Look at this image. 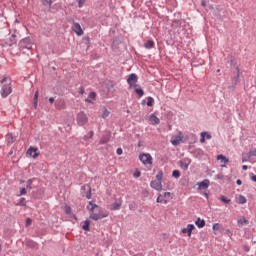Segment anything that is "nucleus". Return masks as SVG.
Masks as SVG:
<instances>
[{
	"mask_svg": "<svg viewBox=\"0 0 256 256\" xmlns=\"http://www.w3.org/2000/svg\"><path fill=\"white\" fill-rule=\"evenodd\" d=\"M19 49H32L33 47V40H31V37H26L23 38L22 40L19 41L18 44Z\"/></svg>",
	"mask_w": 256,
	"mask_h": 256,
	"instance_id": "obj_1",
	"label": "nucleus"
},
{
	"mask_svg": "<svg viewBox=\"0 0 256 256\" xmlns=\"http://www.w3.org/2000/svg\"><path fill=\"white\" fill-rule=\"evenodd\" d=\"M139 160L143 165H153V157L149 153H142L139 155Z\"/></svg>",
	"mask_w": 256,
	"mask_h": 256,
	"instance_id": "obj_2",
	"label": "nucleus"
},
{
	"mask_svg": "<svg viewBox=\"0 0 256 256\" xmlns=\"http://www.w3.org/2000/svg\"><path fill=\"white\" fill-rule=\"evenodd\" d=\"M76 121L80 127H83V125H87L89 118L87 117V114H85V112H80L76 116Z\"/></svg>",
	"mask_w": 256,
	"mask_h": 256,
	"instance_id": "obj_3",
	"label": "nucleus"
},
{
	"mask_svg": "<svg viewBox=\"0 0 256 256\" xmlns=\"http://www.w3.org/2000/svg\"><path fill=\"white\" fill-rule=\"evenodd\" d=\"M12 91L13 90L11 89V83L3 85L2 89H1V97H3V99H5L6 97H9V95H11Z\"/></svg>",
	"mask_w": 256,
	"mask_h": 256,
	"instance_id": "obj_4",
	"label": "nucleus"
},
{
	"mask_svg": "<svg viewBox=\"0 0 256 256\" xmlns=\"http://www.w3.org/2000/svg\"><path fill=\"white\" fill-rule=\"evenodd\" d=\"M137 74L132 73L127 78V83L130 87H137V81H138Z\"/></svg>",
	"mask_w": 256,
	"mask_h": 256,
	"instance_id": "obj_5",
	"label": "nucleus"
},
{
	"mask_svg": "<svg viewBox=\"0 0 256 256\" xmlns=\"http://www.w3.org/2000/svg\"><path fill=\"white\" fill-rule=\"evenodd\" d=\"M234 73L235 76L232 81V87H235L237 83H239V76L241 75V70H239V66H234Z\"/></svg>",
	"mask_w": 256,
	"mask_h": 256,
	"instance_id": "obj_6",
	"label": "nucleus"
},
{
	"mask_svg": "<svg viewBox=\"0 0 256 256\" xmlns=\"http://www.w3.org/2000/svg\"><path fill=\"white\" fill-rule=\"evenodd\" d=\"M72 29H73L74 33H76V35H78V37H81V35H83V28H81V24L74 22Z\"/></svg>",
	"mask_w": 256,
	"mask_h": 256,
	"instance_id": "obj_7",
	"label": "nucleus"
},
{
	"mask_svg": "<svg viewBox=\"0 0 256 256\" xmlns=\"http://www.w3.org/2000/svg\"><path fill=\"white\" fill-rule=\"evenodd\" d=\"M39 151V149L37 147H33L31 146L28 150H27V154L30 157H33V159H37V157H39V153L37 152Z\"/></svg>",
	"mask_w": 256,
	"mask_h": 256,
	"instance_id": "obj_8",
	"label": "nucleus"
},
{
	"mask_svg": "<svg viewBox=\"0 0 256 256\" xmlns=\"http://www.w3.org/2000/svg\"><path fill=\"white\" fill-rule=\"evenodd\" d=\"M195 229L194 224H188L186 228L182 229V233L187 234L189 237L193 234V230Z\"/></svg>",
	"mask_w": 256,
	"mask_h": 256,
	"instance_id": "obj_9",
	"label": "nucleus"
},
{
	"mask_svg": "<svg viewBox=\"0 0 256 256\" xmlns=\"http://www.w3.org/2000/svg\"><path fill=\"white\" fill-rule=\"evenodd\" d=\"M150 187H152V189H155L156 191H161V189H163V185L159 180L151 181Z\"/></svg>",
	"mask_w": 256,
	"mask_h": 256,
	"instance_id": "obj_10",
	"label": "nucleus"
},
{
	"mask_svg": "<svg viewBox=\"0 0 256 256\" xmlns=\"http://www.w3.org/2000/svg\"><path fill=\"white\" fill-rule=\"evenodd\" d=\"M17 43V35L12 34L9 39L6 40L5 44L8 45V47H13Z\"/></svg>",
	"mask_w": 256,
	"mask_h": 256,
	"instance_id": "obj_11",
	"label": "nucleus"
},
{
	"mask_svg": "<svg viewBox=\"0 0 256 256\" xmlns=\"http://www.w3.org/2000/svg\"><path fill=\"white\" fill-rule=\"evenodd\" d=\"M108 214H97L94 212H90L89 218L92 219L93 221H99V219H103L107 217Z\"/></svg>",
	"mask_w": 256,
	"mask_h": 256,
	"instance_id": "obj_12",
	"label": "nucleus"
},
{
	"mask_svg": "<svg viewBox=\"0 0 256 256\" xmlns=\"http://www.w3.org/2000/svg\"><path fill=\"white\" fill-rule=\"evenodd\" d=\"M109 141H111V133L103 135L99 141V144L105 145L106 143H109Z\"/></svg>",
	"mask_w": 256,
	"mask_h": 256,
	"instance_id": "obj_13",
	"label": "nucleus"
},
{
	"mask_svg": "<svg viewBox=\"0 0 256 256\" xmlns=\"http://www.w3.org/2000/svg\"><path fill=\"white\" fill-rule=\"evenodd\" d=\"M209 179H205L202 182L198 183L199 189H209Z\"/></svg>",
	"mask_w": 256,
	"mask_h": 256,
	"instance_id": "obj_14",
	"label": "nucleus"
},
{
	"mask_svg": "<svg viewBox=\"0 0 256 256\" xmlns=\"http://www.w3.org/2000/svg\"><path fill=\"white\" fill-rule=\"evenodd\" d=\"M205 224V220L201 218H197L195 221V225L197 226L198 229H203V227H205Z\"/></svg>",
	"mask_w": 256,
	"mask_h": 256,
	"instance_id": "obj_15",
	"label": "nucleus"
},
{
	"mask_svg": "<svg viewBox=\"0 0 256 256\" xmlns=\"http://www.w3.org/2000/svg\"><path fill=\"white\" fill-rule=\"evenodd\" d=\"M81 189L82 191H87L85 195L86 199H91V186L90 185L82 186Z\"/></svg>",
	"mask_w": 256,
	"mask_h": 256,
	"instance_id": "obj_16",
	"label": "nucleus"
},
{
	"mask_svg": "<svg viewBox=\"0 0 256 256\" xmlns=\"http://www.w3.org/2000/svg\"><path fill=\"white\" fill-rule=\"evenodd\" d=\"M98 208H99V206L97 204H95L93 201H90L89 205L86 207V209H88V211H90V213H93V211H95Z\"/></svg>",
	"mask_w": 256,
	"mask_h": 256,
	"instance_id": "obj_17",
	"label": "nucleus"
},
{
	"mask_svg": "<svg viewBox=\"0 0 256 256\" xmlns=\"http://www.w3.org/2000/svg\"><path fill=\"white\" fill-rule=\"evenodd\" d=\"M26 247H29L30 249H37V242L33 240H26Z\"/></svg>",
	"mask_w": 256,
	"mask_h": 256,
	"instance_id": "obj_18",
	"label": "nucleus"
},
{
	"mask_svg": "<svg viewBox=\"0 0 256 256\" xmlns=\"http://www.w3.org/2000/svg\"><path fill=\"white\" fill-rule=\"evenodd\" d=\"M83 231H91V221L85 220L84 225H82Z\"/></svg>",
	"mask_w": 256,
	"mask_h": 256,
	"instance_id": "obj_19",
	"label": "nucleus"
},
{
	"mask_svg": "<svg viewBox=\"0 0 256 256\" xmlns=\"http://www.w3.org/2000/svg\"><path fill=\"white\" fill-rule=\"evenodd\" d=\"M110 209L111 211H119L121 209V202L111 204Z\"/></svg>",
	"mask_w": 256,
	"mask_h": 256,
	"instance_id": "obj_20",
	"label": "nucleus"
},
{
	"mask_svg": "<svg viewBox=\"0 0 256 256\" xmlns=\"http://www.w3.org/2000/svg\"><path fill=\"white\" fill-rule=\"evenodd\" d=\"M145 49H153L155 47V42L153 40H148L144 44Z\"/></svg>",
	"mask_w": 256,
	"mask_h": 256,
	"instance_id": "obj_21",
	"label": "nucleus"
},
{
	"mask_svg": "<svg viewBox=\"0 0 256 256\" xmlns=\"http://www.w3.org/2000/svg\"><path fill=\"white\" fill-rule=\"evenodd\" d=\"M217 161H221L222 163H229V158H226L225 155L219 154L216 157Z\"/></svg>",
	"mask_w": 256,
	"mask_h": 256,
	"instance_id": "obj_22",
	"label": "nucleus"
},
{
	"mask_svg": "<svg viewBox=\"0 0 256 256\" xmlns=\"http://www.w3.org/2000/svg\"><path fill=\"white\" fill-rule=\"evenodd\" d=\"M150 119L154 122L155 125H159V123H161V120H159V118L155 114H151Z\"/></svg>",
	"mask_w": 256,
	"mask_h": 256,
	"instance_id": "obj_23",
	"label": "nucleus"
},
{
	"mask_svg": "<svg viewBox=\"0 0 256 256\" xmlns=\"http://www.w3.org/2000/svg\"><path fill=\"white\" fill-rule=\"evenodd\" d=\"M38 101H39V91H36L34 94V104H33L34 109H37Z\"/></svg>",
	"mask_w": 256,
	"mask_h": 256,
	"instance_id": "obj_24",
	"label": "nucleus"
},
{
	"mask_svg": "<svg viewBox=\"0 0 256 256\" xmlns=\"http://www.w3.org/2000/svg\"><path fill=\"white\" fill-rule=\"evenodd\" d=\"M6 141L8 144L14 143L15 142V137H13V134H7L6 135Z\"/></svg>",
	"mask_w": 256,
	"mask_h": 256,
	"instance_id": "obj_25",
	"label": "nucleus"
},
{
	"mask_svg": "<svg viewBox=\"0 0 256 256\" xmlns=\"http://www.w3.org/2000/svg\"><path fill=\"white\" fill-rule=\"evenodd\" d=\"M16 205H19L20 207H26L27 206V200L25 198H20Z\"/></svg>",
	"mask_w": 256,
	"mask_h": 256,
	"instance_id": "obj_26",
	"label": "nucleus"
},
{
	"mask_svg": "<svg viewBox=\"0 0 256 256\" xmlns=\"http://www.w3.org/2000/svg\"><path fill=\"white\" fill-rule=\"evenodd\" d=\"M26 189L31 191V189H33V179H28L26 181Z\"/></svg>",
	"mask_w": 256,
	"mask_h": 256,
	"instance_id": "obj_27",
	"label": "nucleus"
},
{
	"mask_svg": "<svg viewBox=\"0 0 256 256\" xmlns=\"http://www.w3.org/2000/svg\"><path fill=\"white\" fill-rule=\"evenodd\" d=\"M238 225H240L241 227H243V225H249V220H247L246 218L243 219H239L237 221Z\"/></svg>",
	"mask_w": 256,
	"mask_h": 256,
	"instance_id": "obj_28",
	"label": "nucleus"
},
{
	"mask_svg": "<svg viewBox=\"0 0 256 256\" xmlns=\"http://www.w3.org/2000/svg\"><path fill=\"white\" fill-rule=\"evenodd\" d=\"M172 145H179L181 143V136H176L173 140H171Z\"/></svg>",
	"mask_w": 256,
	"mask_h": 256,
	"instance_id": "obj_29",
	"label": "nucleus"
},
{
	"mask_svg": "<svg viewBox=\"0 0 256 256\" xmlns=\"http://www.w3.org/2000/svg\"><path fill=\"white\" fill-rule=\"evenodd\" d=\"M238 203H239L240 205H245V203H247V198H245V196H243V195H240V196L238 197Z\"/></svg>",
	"mask_w": 256,
	"mask_h": 256,
	"instance_id": "obj_30",
	"label": "nucleus"
},
{
	"mask_svg": "<svg viewBox=\"0 0 256 256\" xmlns=\"http://www.w3.org/2000/svg\"><path fill=\"white\" fill-rule=\"evenodd\" d=\"M154 103H155V99H153V97L149 96V97L147 98L146 105H147L148 107H153V104H154Z\"/></svg>",
	"mask_w": 256,
	"mask_h": 256,
	"instance_id": "obj_31",
	"label": "nucleus"
},
{
	"mask_svg": "<svg viewBox=\"0 0 256 256\" xmlns=\"http://www.w3.org/2000/svg\"><path fill=\"white\" fill-rule=\"evenodd\" d=\"M172 177H174V179H179V177H181V172L179 170H173Z\"/></svg>",
	"mask_w": 256,
	"mask_h": 256,
	"instance_id": "obj_32",
	"label": "nucleus"
},
{
	"mask_svg": "<svg viewBox=\"0 0 256 256\" xmlns=\"http://www.w3.org/2000/svg\"><path fill=\"white\" fill-rule=\"evenodd\" d=\"M220 200L222 203H226L227 205L231 204V199L227 198L226 196H221Z\"/></svg>",
	"mask_w": 256,
	"mask_h": 256,
	"instance_id": "obj_33",
	"label": "nucleus"
},
{
	"mask_svg": "<svg viewBox=\"0 0 256 256\" xmlns=\"http://www.w3.org/2000/svg\"><path fill=\"white\" fill-rule=\"evenodd\" d=\"M250 157H256V148L249 150V152H248V159H250Z\"/></svg>",
	"mask_w": 256,
	"mask_h": 256,
	"instance_id": "obj_34",
	"label": "nucleus"
},
{
	"mask_svg": "<svg viewBox=\"0 0 256 256\" xmlns=\"http://www.w3.org/2000/svg\"><path fill=\"white\" fill-rule=\"evenodd\" d=\"M135 93L138 94L139 97H143V95H145V91H143L141 88H136Z\"/></svg>",
	"mask_w": 256,
	"mask_h": 256,
	"instance_id": "obj_35",
	"label": "nucleus"
},
{
	"mask_svg": "<svg viewBox=\"0 0 256 256\" xmlns=\"http://www.w3.org/2000/svg\"><path fill=\"white\" fill-rule=\"evenodd\" d=\"M163 180V171H159L156 175V181H162Z\"/></svg>",
	"mask_w": 256,
	"mask_h": 256,
	"instance_id": "obj_36",
	"label": "nucleus"
},
{
	"mask_svg": "<svg viewBox=\"0 0 256 256\" xmlns=\"http://www.w3.org/2000/svg\"><path fill=\"white\" fill-rule=\"evenodd\" d=\"M180 167L182 169H184V171H187V169H189V164L183 162V161H180Z\"/></svg>",
	"mask_w": 256,
	"mask_h": 256,
	"instance_id": "obj_37",
	"label": "nucleus"
},
{
	"mask_svg": "<svg viewBox=\"0 0 256 256\" xmlns=\"http://www.w3.org/2000/svg\"><path fill=\"white\" fill-rule=\"evenodd\" d=\"M42 4L46 7H51V4L53 3L52 0H41Z\"/></svg>",
	"mask_w": 256,
	"mask_h": 256,
	"instance_id": "obj_38",
	"label": "nucleus"
},
{
	"mask_svg": "<svg viewBox=\"0 0 256 256\" xmlns=\"http://www.w3.org/2000/svg\"><path fill=\"white\" fill-rule=\"evenodd\" d=\"M111 112H109V110H107V108L104 109L103 114H102V119H107V117H109Z\"/></svg>",
	"mask_w": 256,
	"mask_h": 256,
	"instance_id": "obj_39",
	"label": "nucleus"
},
{
	"mask_svg": "<svg viewBox=\"0 0 256 256\" xmlns=\"http://www.w3.org/2000/svg\"><path fill=\"white\" fill-rule=\"evenodd\" d=\"M23 195H27V188H20V194L18 195V197H21Z\"/></svg>",
	"mask_w": 256,
	"mask_h": 256,
	"instance_id": "obj_40",
	"label": "nucleus"
},
{
	"mask_svg": "<svg viewBox=\"0 0 256 256\" xmlns=\"http://www.w3.org/2000/svg\"><path fill=\"white\" fill-rule=\"evenodd\" d=\"M201 138H200V143H205V135H207V132H201Z\"/></svg>",
	"mask_w": 256,
	"mask_h": 256,
	"instance_id": "obj_41",
	"label": "nucleus"
},
{
	"mask_svg": "<svg viewBox=\"0 0 256 256\" xmlns=\"http://www.w3.org/2000/svg\"><path fill=\"white\" fill-rule=\"evenodd\" d=\"M161 197H163L162 195H160L157 199H156V203H165V204H167V200H163V198H161Z\"/></svg>",
	"mask_w": 256,
	"mask_h": 256,
	"instance_id": "obj_42",
	"label": "nucleus"
},
{
	"mask_svg": "<svg viewBox=\"0 0 256 256\" xmlns=\"http://www.w3.org/2000/svg\"><path fill=\"white\" fill-rule=\"evenodd\" d=\"M88 98L95 100L97 98V93L90 92Z\"/></svg>",
	"mask_w": 256,
	"mask_h": 256,
	"instance_id": "obj_43",
	"label": "nucleus"
},
{
	"mask_svg": "<svg viewBox=\"0 0 256 256\" xmlns=\"http://www.w3.org/2000/svg\"><path fill=\"white\" fill-rule=\"evenodd\" d=\"M220 227H221V225H219V223H215V224H213L212 229H213V231H219Z\"/></svg>",
	"mask_w": 256,
	"mask_h": 256,
	"instance_id": "obj_44",
	"label": "nucleus"
},
{
	"mask_svg": "<svg viewBox=\"0 0 256 256\" xmlns=\"http://www.w3.org/2000/svg\"><path fill=\"white\" fill-rule=\"evenodd\" d=\"M31 223H33V220L31 218L26 219V227H30Z\"/></svg>",
	"mask_w": 256,
	"mask_h": 256,
	"instance_id": "obj_45",
	"label": "nucleus"
},
{
	"mask_svg": "<svg viewBox=\"0 0 256 256\" xmlns=\"http://www.w3.org/2000/svg\"><path fill=\"white\" fill-rule=\"evenodd\" d=\"M65 213H66V215H71V207L66 206L65 207Z\"/></svg>",
	"mask_w": 256,
	"mask_h": 256,
	"instance_id": "obj_46",
	"label": "nucleus"
},
{
	"mask_svg": "<svg viewBox=\"0 0 256 256\" xmlns=\"http://www.w3.org/2000/svg\"><path fill=\"white\" fill-rule=\"evenodd\" d=\"M133 177L138 178L141 177V171L137 170L134 174Z\"/></svg>",
	"mask_w": 256,
	"mask_h": 256,
	"instance_id": "obj_47",
	"label": "nucleus"
},
{
	"mask_svg": "<svg viewBox=\"0 0 256 256\" xmlns=\"http://www.w3.org/2000/svg\"><path fill=\"white\" fill-rule=\"evenodd\" d=\"M93 135H94L93 131H90L88 135L85 136V139H91Z\"/></svg>",
	"mask_w": 256,
	"mask_h": 256,
	"instance_id": "obj_48",
	"label": "nucleus"
},
{
	"mask_svg": "<svg viewBox=\"0 0 256 256\" xmlns=\"http://www.w3.org/2000/svg\"><path fill=\"white\" fill-rule=\"evenodd\" d=\"M225 235H228V237H231V235H233V232L230 229H226Z\"/></svg>",
	"mask_w": 256,
	"mask_h": 256,
	"instance_id": "obj_49",
	"label": "nucleus"
},
{
	"mask_svg": "<svg viewBox=\"0 0 256 256\" xmlns=\"http://www.w3.org/2000/svg\"><path fill=\"white\" fill-rule=\"evenodd\" d=\"M116 153H117V155H123V149L117 148Z\"/></svg>",
	"mask_w": 256,
	"mask_h": 256,
	"instance_id": "obj_50",
	"label": "nucleus"
},
{
	"mask_svg": "<svg viewBox=\"0 0 256 256\" xmlns=\"http://www.w3.org/2000/svg\"><path fill=\"white\" fill-rule=\"evenodd\" d=\"M83 3H85V0H79L78 7H83Z\"/></svg>",
	"mask_w": 256,
	"mask_h": 256,
	"instance_id": "obj_51",
	"label": "nucleus"
},
{
	"mask_svg": "<svg viewBox=\"0 0 256 256\" xmlns=\"http://www.w3.org/2000/svg\"><path fill=\"white\" fill-rule=\"evenodd\" d=\"M171 195V192H164V194L162 195V197H169Z\"/></svg>",
	"mask_w": 256,
	"mask_h": 256,
	"instance_id": "obj_52",
	"label": "nucleus"
},
{
	"mask_svg": "<svg viewBox=\"0 0 256 256\" xmlns=\"http://www.w3.org/2000/svg\"><path fill=\"white\" fill-rule=\"evenodd\" d=\"M201 5H202V7H207V1L202 0V1H201Z\"/></svg>",
	"mask_w": 256,
	"mask_h": 256,
	"instance_id": "obj_53",
	"label": "nucleus"
},
{
	"mask_svg": "<svg viewBox=\"0 0 256 256\" xmlns=\"http://www.w3.org/2000/svg\"><path fill=\"white\" fill-rule=\"evenodd\" d=\"M251 181H253L254 183H256V175L252 174V176H251Z\"/></svg>",
	"mask_w": 256,
	"mask_h": 256,
	"instance_id": "obj_54",
	"label": "nucleus"
},
{
	"mask_svg": "<svg viewBox=\"0 0 256 256\" xmlns=\"http://www.w3.org/2000/svg\"><path fill=\"white\" fill-rule=\"evenodd\" d=\"M205 137H206V139H212L211 134H209L208 132H206Z\"/></svg>",
	"mask_w": 256,
	"mask_h": 256,
	"instance_id": "obj_55",
	"label": "nucleus"
},
{
	"mask_svg": "<svg viewBox=\"0 0 256 256\" xmlns=\"http://www.w3.org/2000/svg\"><path fill=\"white\" fill-rule=\"evenodd\" d=\"M236 185H243V181H241V179H238V180L236 181Z\"/></svg>",
	"mask_w": 256,
	"mask_h": 256,
	"instance_id": "obj_56",
	"label": "nucleus"
},
{
	"mask_svg": "<svg viewBox=\"0 0 256 256\" xmlns=\"http://www.w3.org/2000/svg\"><path fill=\"white\" fill-rule=\"evenodd\" d=\"M49 103H51V104L55 103V98L50 97V98H49Z\"/></svg>",
	"mask_w": 256,
	"mask_h": 256,
	"instance_id": "obj_57",
	"label": "nucleus"
},
{
	"mask_svg": "<svg viewBox=\"0 0 256 256\" xmlns=\"http://www.w3.org/2000/svg\"><path fill=\"white\" fill-rule=\"evenodd\" d=\"M242 169H243V171H247V169H249V167L247 165H243Z\"/></svg>",
	"mask_w": 256,
	"mask_h": 256,
	"instance_id": "obj_58",
	"label": "nucleus"
},
{
	"mask_svg": "<svg viewBox=\"0 0 256 256\" xmlns=\"http://www.w3.org/2000/svg\"><path fill=\"white\" fill-rule=\"evenodd\" d=\"M85 101L86 103H93V101H91V98H87Z\"/></svg>",
	"mask_w": 256,
	"mask_h": 256,
	"instance_id": "obj_59",
	"label": "nucleus"
},
{
	"mask_svg": "<svg viewBox=\"0 0 256 256\" xmlns=\"http://www.w3.org/2000/svg\"><path fill=\"white\" fill-rule=\"evenodd\" d=\"M7 81V77H4L2 80H0V83H5Z\"/></svg>",
	"mask_w": 256,
	"mask_h": 256,
	"instance_id": "obj_60",
	"label": "nucleus"
},
{
	"mask_svg": "<svg viewBox=\"0 0 256 256\" xmlns=\"http://www.w3.org/2000/svg\"><path fill=\"white\" fill-rule=\"evenodd\" d=\"M83 93H85V89L80 88V95H83Z\"/></svg>",
	"mask_w": 256,
	"mask_h": 256,
	"instance_id": "obj_61",
	"label": "nucleus"
},
{
	"mask_svg": "<svg viewBox=\"0 0 256 256\" xmlns=\"http://www.w3.org/2000/svg\"><path fill=\"white\" fill-rule=\"evenodd\" d=\"M245 161H247V159H245V157L242 158V163H245Z\"/></svg>",
	"mask_w": 256,
	"mask_h": 256,
	"instance_id": "obj_62",
	"label": "nucleus"
},
{
	"mask_svg": "<svg viewBox=\"0 0 256 256\" xmlns=\"http://www.w3.org/2000/svg\"><path fill=\"white\" fill-rule=\"evenodd\" d=\"M85 41H89V37H85Z\"/></svg>",
	"mask_w": 256,
	"mask_h": 256,
	"instance_id": "obj_63",
	"label": "nucleus"
},
{
	"mask_svg": "<svg viewBox=\"0 0 256 256\" xmlns=\"http://www.w3.org/2000/svg\"><path fill=\"white\" fill-rule=\"evenodd\" d=\"M142 105H145V100H142Z\"/></svg>",
	"mask_w": 256,
	"mask_h": 256,
	"instance_id": "obj_64",
	"label": "nucleus"
}]
</instances>
